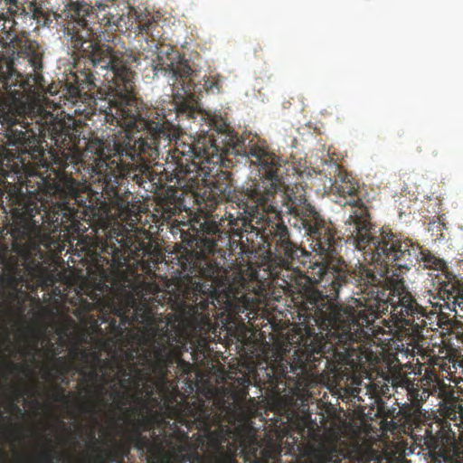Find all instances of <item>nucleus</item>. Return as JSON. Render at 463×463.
I'll list each match as a JSON object with an SVG mask.
<instances>
[{"mask_svg": "<svg viewBox=\"0 0 463 463\" xmlns=\"http://www.w3.org/2000/svg\"><path fill=\"white\" fill-rule=\"evenodd\" d=\"M193 233H182V246L175 252L178 266L176 271L194 286L192 293L184 292L183 299L175 303V313L165 317L155 310V298L137 300L127 289V276L121 269L131 257L139 256L146 244L132 231L120 226L112 229L101 248L94 253L88 267V274L94 284L92 302L82 299L80 311L99 312L101 323H108L116 335H122L126 328L135 324L152 330L151 336H166L169 341L182 343L189 333L202 323L209 321L204 312L214 307L217 288L227 287V298L241 306L238 313L250 309L256 300L245 292L246 279L229 282L227 270L222 267L224 256L219 242L229 241V236L220 222L205 218L193 225Z\"/></svg>", "mask_w": 463, "mask_h": 463, "instance_id": "1", "label": "nucleus"}, {"mask_svg": "<svg viewBox=\"0 0 463 463\" xmlns=\"http://www.w3.org/2000/svg\"><path fill=\"white\" fill-rule=\"evenodd\" d=\"M352 217L354 220V231L352 234L353 244L364 251L374 265L372 270L360 264L352 271L342 257L338 256L342 247L341 239L336 233L335 250L326 254L329 260L324 264H314L312 273L335 297L350 286L357 288L354 303L358 309L344 307L352 314V325L344 327L341 335L345 339V348L358 342L368 326L375 318L390 310L392 335L402 345H411L423 337V330L431 326L433 310L427 312L420 306L403 280V270L419 263L424 269H434V255L425 252L407 238L397 234L389 227L374 231L367 207L358 208Z\"/></svg>", "mask_w": 463, "mask_h": 463, "instance_id": "2", "label": "nucleus"}, {"mask_svg": "<svg viewBox=\"0 0 463 463\" xmlns=\"http://www.w3.org/2000/svg\"><path fill=\"white\" fill-rule=\"evenodd\" d=\"M46 84L42 71L26 77L8 64L6 72H0V95L7 99L6 108L0 111V141L14 146L15 153L6 151L2 159L12 171L17 173L19 165L24 167L42 162L44 156L43 142L50 139L65 158L64 164L53 168V177L49 184L54 193L63 197L60 204L61 225L66 230H80V221L90 222L99 217L103 205L101 195L75 180L67 160L76 164L80 157L79 148L82 126L71 116L59 118L46 110L40 93L53 95L56 90Z\"/></svg>", "mask_w": 463, "mask_h": 463, "instance_id": "3", "label": "nucleus"}, {"mask_svg": "<svg viewBox=\"0 0 463 463\" xmlns=\"http://www.w3.org/2000/svg\"><path fill=\"white\" fill-rule=\"evenodd\" d=\"M176 144L167 169L180 186L203 184V194L196 195L199 204L212 211L227 202L225 215L232 226H253L254 219L261 218L260 213L279 187L276 178L286 167L274 168L273 160L278 159L265 140L227 129L217 136L201 135L194 143Z\"/></svg>", "mask_w": 463, "mask_h": 463, "instance_id": "4", "label": "nucleus"}, {"mask_svg": "<svg viewBox=\"0 0 463 463\" xmlns=\"http://www.w3.org/2000/svg\"><path fill=\"white\" fill-rule=\"evenodd\" d=\"M134 64L131 76L125 80L117 79L109 85L105 109H100L104 119L110 125L119 126L122 130L109 137L106 140L93 139L87 145L84 156L89 163L91 178L100 184L102 192L109 200L120 199L124 180H132L137 184L145 182L151 163L159 156L160 146H174L167 151L166 165L172 163V154L177 141L194 143L192 137L179 136V128H184V121L194 118L198 114L195 105L201 91L191 83V97L181 95L178 89L173 92L175 101V118L165 115L163 109L148 107L136 97Z\"/></svg>", "mask_w": 463, "mask_h": 463, "instance_id": "5", "label": "nucleus"}, {"mask_svg": "<svg viewBox=\"0 0 463 463\" xmlns=\"http://www.w3.org/2000/svg\"><path fill=\"white\" fill-rule=\"evenodd\" d=\"M254 219L252 228L262 232L265 241L274 248L279 261L278 269L270 272L275 283L291 297L297 308L298 322L296 333L298 344L305 348L307 358L318 361L326 354L335 353L337 346L345 348L340 336L346 325H352L353 317L344 306L335 302V297L326 288L325 293L314 287L322 285L312 273L314 264H324L329 258L314 250L321 259L311 261V254L290 238V232L282 216L269 202Z\"/></svg>", "mask_w": 463, "mask_h": 463, "instance_id": "6", "label": "nucleus"}, {"mask_svg": "<svg viewBox=\"0 0 463 463\" xmlns=\"http://www.w3.org/2000/svg\"><path fill=\"white\" fill-rule=\"evenodd\" d=\"M61 26L71 48L81 57L89 60L94 68L105 71L103 82L109 85L119 79L129 85L131 65L139 64V56L131 50H114L99 39L95 20L99 14L91 4L84 0H66L60 13Z\"/></svg>", "mask_w": 463, "mask_h": 463, "instance_id": "7", "label": "nucleus"}, {"mask_svg": "<svg viewBox=\"0 0 463 463\" xmlns=\"http://www.w3.org/2000/svg\"><path fill=\"white\" fill-rule=\"evenodd\" d=\"M274 157L278 159L274 161V168L279 165H287L285 172L281 176H278L279 187L273 194L271 204L274 210L281 216L279 210L277 196L281 193L283 204L287 205L288 213L293 215L292 225L299 231H304V234L310 242L313 250L320 254H328L335 250V240L337 231L335 225L326 220L317 209L311 205L306 196L305 190L302 185L294 184L290 186L286 184V177L289 175V172L294 175L295 168L292 164L287 160H283L274 153Z\"/></svg>", "mask_w": 463, "mask_h": 463, "instance_id": "8", "label": "nucleus"}, {"mask_svg": "<svg viewBox=\"0 0 463 463\" xmlns=\"http://www.w3.org/2000/svg\"><path fill=\"white\" fill-rule=\"evenodd\" d=\"M12 250L15 255H0V263L3 265L0 283L3 287L18 291L23 286L33 290V282L36 287L43 289L55 284L54 275L42 262L43 253L37 241L32 238H28L25 242L16 241Z\"/></svg>", "mask_w": 463, "mask_h": 463, "instance_id": "9", "label": "nucleus"}, {"mask_svg": "<svg viewBox=\"0 0 463 463\" xmlns=\"http://www.w3.org/2000/svg\"><path fill=\"white\" fill-rule=\"evenodd\" d=\"M220 411L207 406L203 400L184 402L173 409L175 420L188 430H197L204 434L212 447L217 451L220 463H238V446L231 441L232 431L222 424V409Z\"/></svg>", "mask_w": 463, "mask_h": 463, "instance_id": "10", "label": "nucleus"}, {"mask_svg": "<svg viewBox=\"0 0 463 463\" xmlns=\"http://www.w3.org/2000/svg\"><path fill=\"white\" fill-rule=\"evenodd\" d=\"M142 335L139 346L128 354V361H133L138 354L142 345H149L151 349L143 350V358L148 364L150 370L159 375V379L164 383H168V374L170 368L176 364V369L181 376H184L191 372L192 364L185 362L181 356L183 347L185 345L187 338L182 343L169 341L166 336L156 335L151 336L152 330L142 326Z\"/></svg>", "mask_w": 463, "mask_h": 463, "instance_id": "11", "label": "nucleus"}, {"mask_svg": "<svg viewBox=\"0 0 463 463\" xmlns=\"http://www.w3.org/2000/svg\"><path fill=\"white\" fill-rule=\"evenodd\" d=\"M90 353L89 363L80 362L78 367V373L90 382V385L82 388L86 396L81 410L87 413L96 414L99 405H108V402L103 398L109 380L105 369L113 370L114 365L109 360L102 361L97 352Z\"/></svg>", "mask_w": 463, "mask_h": 463, "instance_id": "12", "label": "nucleus"}, {"mask_svg": "<svg viewBox=\"0 0 463 463\" xmlns=\"http://www.w3.org/2000/svg\"><path fill=\"white\" fill-rule=\"evenodd\" d=\"M152 67L155 75L161 72L167 77L168 84L172 86V91L178 89L179 94L191 97L190 87L194 82L191 76L194 70L189 61L184 59L177 51L169 46L160 49L156 53V59L152 60Z\"/></svg>", "mask_w": 463, "mask_h": 463, "instance_id": "13", "label": "nucleus"}, {"mask_svg": "<svg viewBox=\"0 0 463 463\" xmlns=\"http://www.w3.org/2000/svg\"><path fill=\"white\" fill-rule=\"evenodd\" d=\"M48 13L35 0H0V32L9 34L17 19L24 18L34 20L38 26L50 27Z\"/></svg>", "mask_w": 463, "mask_h": 463, "instance_id": "14", "label": "nucleus"}, {"mask_svg": "<svg viewBox=\"0 0 463 463\" xmlns=\"http://www.w3.org/2000/svg\"><path fill=\"white\" fill-rule=\"evenodd\" d=\"M99 24L120 33L134 30L138 34H145L151 38L153 43L161 38L162 27L154 16L149 14L136 15V11L128 10V14H118L109 11L99 17Z\"/></svg>", "mask_w": 463, "mask_h": 463, "instance_id": "15", "label": "nucleus"}, {"mask_svg": "<svg viewBox=\"0 0 463 463\" xmlns=\"http://www.w3.org/2000/svg\"><path fill=\"white\" fill-rule=\"evenodd\" d=\"M325 171L328 172V180L331 191L343 198H345L346 196L350 197V200L345 201V204H349L354 207V210L349 215L348 219V222L354 225V220L352 215L355 213L358 208L366 207L363 200L357 197V194L359 192L358 184L351 180L346 171L335 162L327 163L326 169H325Z\"/></svg>", "mask_w": 463, "mask_h": 463, "instance_id": "16", "label": "nucleus"}, {"mask_svg": "<svg viewBox=\"0 0 463 463\" xmlns=\"http://www.w3.org/2000/svg\"><path fill=\"white\" fill-rule=\"evenodd\" d=\"M47 350L52 354V363L50 365L44 366V378H54L55 375L66 378V375L74 372L78 373L80 363L88 364L90 355L87 349L75 346L70 351L69 356H58L60 352L52 343L49 345Z\"/></svg>", "mask_w": 463, "mask_h": 463, "instance_id": "17", "label": "nucleus"}, {"mask_svg": "<svg viewBox=\"0 0 463 463\" xmlns=\"http://www.w3.org/2000/svg\"><path fill=\"white\" fill-rule=\"evenodd\" d=\"M118 385L122 389L131 390L134 394V401H141L143 397L142 385L145 381L149 380L150 373L134 364L125 367L122 364L117 363Z\"/></svg>", "mask_w": 463, "mask_h": 463, "instance_id": "18", "label": "nucleus"}, {"mask_svg": "<svg viewBox=\"0 0 463 463\" xmlns=\"http://www.w3.org/2000/svg\"><path fill=\"white\" fill-rule=\"evenodd\" d=\"M118 385L122 389L131 390L134 394V401H141L143 397L142 385L145 381L149 380L150 373L134 364L125 367L122 364L117 363Z\"/></svg>", "mask_w": 463, "mask_h": 463, "instance_id": "19", "label": "nucleus"}, {"mask_svg": "<svg viewBox=\"0 0 463 463\" xmlns=\"http://www.w3.org/2000/svg\"><path fill=\"white\" fill-rule=\"evenodd\" d=\"M72 76L74 84L66 85L63 90V96L76 105L83 96H88L89 91L99 88V86L98 79L90 69L78 70Z\"/></svg>", "mask_w": 463, "mask_h": 463, "instance_id": "20", "label": "nucleus"}, {"mask_svg": "<svg viewBox=\"0 0 463 463\" xmlns=\"http://www.w3.org/2000/svg\"><path fill=\"white\" fill-rule=\"evenodd\" d=\"M306 407L307 405L303 404L301 410L290 411L288 420L301 438L318 440L321 438V426L317 420H312L311 413Z\"/></svg>", "mask_w": 463, "mask_h": 463, "instance_id": "21", "label": "nucleus"}, {"mask_svg": "<svg viewBox=\"0 0 463 463\" xmlns=\"http://www.w3.org/2000/svg\"><path fill=\"white\" fill-rule=\"evenodd\" d=\"M307 463H348V457L336 441L324 440L311 448Z\"/></svg>", "mask_w": 463, "mask_h": 463, "instance_id": "22", "label": "nucleus"}, {"mask_svg": "<svg viewBox=\"0 0 463 463\" xmlns=\"http://www.w3.org/2000/svg\"><path fill=\"white\" fill-rule=\"evenodd\" d=\"M109 395L110 400L113 401L116 407L118 410L125 411L126 412H129L130 409L128 406L130 404L132 401H134V394L131 393V390L122 389L118 385V376L117 373L109 380ZM108 393V391L106 394ZM105 393L103 394V396Z\"/></svg>", "mask_w": 463, "mask_h": 463, "instance_id": "23", "label": "nucleus"}, {"mask_svg": "<svg viewBox=\"0 0 463 463\" xmlns=\"http://www.w3.org/2000/svg\"><path fill=\"white\" fill-rule=\"evenodd\" d=\"M153 420L147 416H142L134 422V436L133 441L137 449L143 450L148 445V439L141 435V430H148L151 429Z\"/></svg>", "mask_w": 463, "mask_h": 463, "instance_id": "24", "label": "nucleus"}, {"mask_svg": "<svg viewBox=\"0 0 463 463\" xmlns=\"http://www.w3.org/2000/svg\"><path fill=\"white\" fill-rule=\"evenodd\" d=\"M269 373H267L269 383L272 388L279 389L280 385L286 386L284 381L288 379V366L282 363L269 367Z\"/></svg>", "mask_w": 463, "mask_h": 463, "instance_id": "25", "label": "nucleus"}, {"mask_svg": "<svg viewBox=\"0 0 463 463\" xmlns=\"http://www.w3.org/2000/svg\"><path fill=\"white\" fill-rule=\"evenodd\" d=\"M128 453V448L114 443L112 447L100 450L99 455H102L107 463H123Z\"/></svg>", "mask_w": 463, "mask_h": 463, "instance_id": "26", "label": "nucleus"}, {"mask_svg": "<svg viewBox=\"0 0 463 463\" xmlns=\"http://www.w3.org/2000/svg\"><path fill=\"white\" fill-rule=\"evenodd\" d=\"M156 380L149 375V380L145 381L142 385L143 395H145L146 401H156V391H161L167 384L160 381L158 374H156Z\"/></svg>", "mask_w": 463, "mask_h": 463, "instance_id": "27", "label": "nucleus"}, {"mask_svg": "<svg viewBox=\"0 0 463 463\" xmlns=\"http://www.w3.org/2000/svg\"><path fill=\"white\" fill-rule=\"evenodd\" d=\"M203 89L207 93H220L222 90L221 78L219 76H209L204 80Z\"/></svg>", "mask_w": 463, "mask_h": 463, "instance_id": "28", "label": "nucleus"}, {"mask_svg": "<svg viewBox=\"0 0 463 463\" xmlns=\"http://www.w3.org/2000/svg\"><path fill=\"white\" fill-rule=\"evenodd\" d=\"M42 350L38 347V343L35 341L33 345H24L21 354L24 357L29 358L32 362L35 361V354H41Z\"/></svg>", "mask_w": 463, "mask_h": 463, "instance_id": "29", "label": "nucleus"}, {"mask_svg": "<svg viewBox=\"0 0 463 463\" xmlns=\"http://www.w3.org/2000/svg\"><path fill=\"white\" fill-rule=\"evenodd\" d=\"M41 461L43 463H52L53 459L57 461L61 459V454L59 453L53 447L43 450L40 456Z\"/></svg>", "mask_w": 463, "mask_h": 463, "instance_id": "30", "label": "nucleus"}, {"mask_svg": "<svg viewBox=\"0 0 463 463\" xmlns=\"http://www.w3.org/2000/svg\"><path fill=\"white\" fill-rule=\"evenodd\" d=\"M7 366L9 367L10 373L16 372L24 375H29L33 372L31 367L25 364L8 362Z\"/></svg>", "mask_w": 463, "mask_h": 463, "instance_id": "31", "label": "nucleus"}, {"mask_svg": "<svg viewBox=\"0 0 463 463\" xmlns=\"http://www.w3.org/2000/svg\"><path fill=\"white\" fill-rule=\"evenodd\" d=\"M29 63L33 68V72L42 71L43 61L42 57L38 53H33L32 56H30Z\"/></svg>", "mask_w": 463, "mask_h": 463, "instance_id": "32", "label": "nucleus"}, {"mask_svg": "<svg viewBox=\"0 0 463 463\" xmlns=\"http://www.w3.org/2000/svg\"><path fill=\"white\" fill-rule=\"evenodd\" d=\"M432 393L431 391L424 389L419 393V391L413 395L414 403L417 407H420V403L429 398V396Z\"/></svg>", "mask_w": 463, "mask_h": 463, "instance_id": "33", "label": "nucleus"}, {"mask_svg": "<svg viewBox=\"0 0 463 463\" xmlns=\"http://www.w3.org/2000/svg\"><path fill=\"white\" fill-rule=\"evenodd\" d=\"M56 392L53 393V400L55 402H68V397L65 395V389L55 385Z\"/></svg>", "mask_w": 463, "mask_h": 463, "instance_id": "34", "label": "nucleus"}, {"mask_svg": "<svg viewBox=\"0 0 463 463\" xmlns=\"http://www.w3.org/2000/svg\"><path fill=\"white\" fill-rule=\"evenodd\" d=\"M428 456L430 458V463H434V436L431 434V432H428Z\"/></svg>", "mask_w": 463, "mask_h": 463, "instance_id": "35", "label": "nucleus"}, {"mask_svg": "<svg viewBox=\"0 0 463 463\" xmlns=\"http://www.w3.org/2000/svg\"><path fill=\"white\" fill-rule=\"evenodd\" d=\"M262 456H263V458H255L254 463H269V459L274 458V452L269 451V450H263ZM254 457H256L255 453H254Z\"/></svg>", "mask_w": 463, "mask_h": 463, "instance_id": "36", "label": "nucleus"}, {"mask_svg": "<svg viewBox=\"0 0 463 463\" xmlns=\"http://www.w3.org/2000/svg\"><path fill=\"white\" fill-rule=\"evenodd\" d=\"M59 14L58 13H54V12H50L48 13L47 14V17H46V22H49L50 23V27L52 26V24L55 22L56 24L60 25L61 26V19L59 17Z\"/></svg>", "mask_w": 463, "mask_h": 463, "instance_id": "37", "label": "nucleus"}, {"mask_svg": "<svg viewBox=\"0 0 463 463\" xmlns=\"http://www.w3.org/2000/svg\"><path fill=\"white\" fill-rule=\"evenodd\" d=\"M173 204V208L170 205H166V207L163 206L164 213L167 214V217L175 215L180 210L176 203H174Z\"/></svg>", "mask_w": 463, "mask_h": 463, "instance_id": "38", "label": "nucleus"}, {"mask_svg": "<svg viewBox=\"0 0 463 463\" xmlns=\"http://www.w3.org/2000/svg\"><path fill=\"white\" fill-rule=\"evenodd\" d=\"M39 211L36 207V205H34L33 207H32L31 205H29L27 208H26V211H25V213L27 215L28 218L30 219H33L36 213H38Z\"/></svg>", "mask_w": 463, "mask_h": 463, "instance_id": "39", "label": "nucleus"}, {"mask_svg": "<svg viewBox=\"0 0 463 463\" xmlns=\"http://www.w3.org/2000/svg\"><path fill=\"white\" fill-rule=\"evenodd\" d=\"M433 364H434V357H430V366H429V369L427 370V375L430 381H433V376H434Z\"/></svg>", "mask_w": 463, "mask_h": 463, "instance_id": "40", "label": "nucleus"}, {"mask_svg": "<svg viewBox=\"0 0 463 463\" xmlns=\"http://www.w3.org/2000/svg\"><path fill=\"white\" fill-rule=\"evenodd\" d=\"M68 376L69 375H66V378H63L62 376L55 375L54 378H47V379L52 380V381L59 380V381H61V383L67 385L70 383Z\"/></svg>", "mask_w": 463, "mask_h": 463, "instance_id": "41", "label": "nucleus"}, {"mask_svg": "<svg viewBox=\"0 0 463 463\" xmlns=\"http://www.w3.org/2000/svg\"><path fill=\"white\" fill-rule=\"evenodd\" d=\"M39 177L41 179L42 184H41V185H39V187L36 189V191L41 190L43 185H45L49 183V181H47V178H45L43 176H39Z\"/></svg>", "mask_w": 463, "mask_h": 463, "instance_id": "42", "label": "nucleus"}, {"mask_svg": "<svg viewBox=\"0 0 463 463\" xmlns=\"http://www.w3.org/2000/svg\"><path fill=\"white\" fill-rule=\"evenodd\" d=\"M319 418H320V423H321L322 425H324V424H326V417H325V415H324L323 413H320V414H319Z\"/></svg>", "mask_w": 463, "mask_h": 463, "instance_id": "43", "label": "nucleus"}, {"mask_svg": "<svg viewBox=\"0 0 463 463\" xmlns=\"http://www.w3.org/2000/svg\"><path fill=\"white\" fill-rule=\"evenodd\" d=\"M289 367H290V372H292L293 373H297V371L298 369H301L300 367L293 366L292 364H290Z\"/></svg>", "mask_w": 463, "mask_h": 463, "instance_id": "44", "label": "nucleus"}, {"mask_svg": "<svg viewBox=\"0 0 463 463\" xmlns=\"http://www.w3.org/2000/svg\"><path fill=\"white\" fill-rule=\"evenodd\" d=\"M105 7H106V5H104V4H99L98 5V9H99V12L100 11H105Z\"/></svg>", "mask_w": 463, "mask_h": 463, "instance_id": "45", "label": "nucleus"}, {"mask_svg": "<svg viewBox=\"0 0 463 463\" xmlns=\"http://www.w3.org/2000/svg\"><path fill=\"white\" fill-rule=\"evenodd\" d=\"M14 409L19 414H22V410L17 405H14Z\"/></svg>", "mask_w": 463, "mask_h": 463, "instance_id": "46", "label": "nucleus"}, {"mask_svg": "<svg viewBox=\"0 0 463 463\" xmlns=\"http://www.w3.org/2000/svg\"><path fill=\"white\" fill-rule=\"evenodd\" d=\"M136 414L139 415L140 414V411L139 410L136 409L135 411H134Z\"/></svg>", "mask_w": 463, "mask_h": 463, "instance_id": "47", "label": "nucleus"}, {"mask_svg": "<svg viewBox=\"0 0 463 463\" xmlns=\"http://www.w3.org/2000/svg\"><path fill=\"white\" fill-rule=\"evenodd\" d=\"M430 304L432 305V307H435V305L433 304L432 301L430 300Z\"/></svg>", "mask_w": 463, "mask_h": 463, "instance_id": "48", "label": "nucleus"}, {"mask_svg": "<svg viewBox=\"0 0 463 463\" xmlns=\"http://www.w3.org/2000/svg\"><path fill=\"white\" fill-rule=\"evenodd\" d=\"M430 304L432 305V307H435V305L433 304L432 301L430 300Z\"/></svg>", "mask_w": 463, "mask_h": 463, "instance_id": "49", "label": "nucleus"}, {"mask_svg": "<svg viewBox=\"0 0 463 463\" xmlns=\"http://www.w3.org/2000/svg\"><path fill=\"white\" fill-rule=\"evenodd\" d=\"M430 304L432 305V307H435V305L433 304L432 301L430 300Z\"/></svg>", "mask_w": 463, "mask_h": 463, "instance_id": "50", "label": "nucleus"}, {"mask_svg": "<svg viewBox=\"0 0 463 463\" xmlns=\"http://www.w3.org/2000/svg\"><path fill=\"white\" fill-rule=\"evenodd\" d=\"M93 102H94V105H95V106H97V105H98V103H97V101H96V100H93Z\"/></svg>", "mask_w": 463, "mask_h": 463, "instance_id": "51", "label": "nucleus"}, {"mask_svg": "<svg viewBox=\"0 0 463 463\" xmlns=\"http://www.w3.org/2000/svg\"><path fill=\"white\" fill-rule=\"evenodd\" d=\"M403 463H408L407 461H404Z\"/></svg>", "mask_w": 463, "mask_h": 463, "instance_id": "52", "label": "nucleus"}]
</instances>
